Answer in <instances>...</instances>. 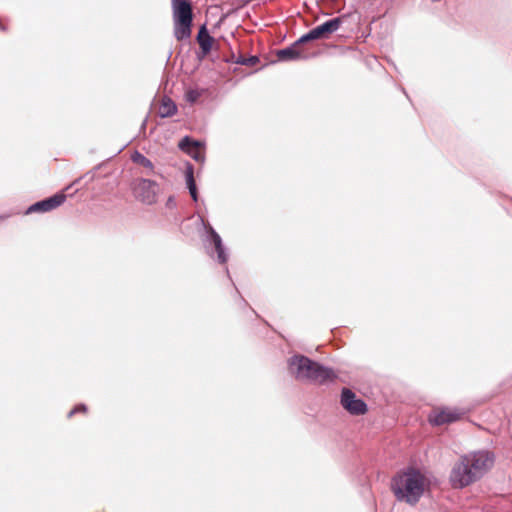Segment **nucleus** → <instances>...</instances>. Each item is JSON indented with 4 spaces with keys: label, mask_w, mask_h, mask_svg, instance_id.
Returning a JSON list of instances; mask_svg holds the SVG:
<instances>
[{
    "label": "nucleus",
    "mask_w": 512,
    "mask_h": 512,
    "mask_svg": "<svg viewBox=\"0 0 512 512\" xmlns=\"http://www.w3.org/2000/svg\"><path fill=\"white\" fill-rule=\"evenodd\" d=\"M428 486L425 475L413 468L397 473L391 481V490L396 499L410 505L419 501Z\"/></svg>",
    "instance_id": "nucleus-1"
},
{
    "label": "nucleus",
    "mask_w": 512,
    "mask_h": 512,
    "mask_svg": "<svg viewBox=\"0 0 512 512\" xmlns=\"http://www.w3.org/2000/svg\"><path fill=\"white\" fill-rule=\"evenodd\" d=\"M467 411L463 408L436 406L433 407L428 415V422L434 426L454 423L462 419Z\"/></svg>",
    "instance_id": "nucleus-4"
},
{
    "label": "nucleus",
    "mask_w": 512,
    "mask_h": 512,
    "mask_svg": "<svg viewBox=\"0 0 512 512\" xmlns=\"http://www.w3.org/2000/svg\"><path fill=\"white\" fill-rule=\"evenodd\" d=\"M132 191L134 197L144 204L151 205L157 201L158 184L155 181L137 179L132 184Z\"/></svg>",
    "instance_id": "nucleus-6"
},
{
    "label": "nucleus",
    "mask_w": 512,
    "mask_h": 512,
    "mask_svg": "<svg viewBox=\"0 0 512 512\" xmlns=\"http://www.w3.org/2000/svg\"><path fill=\"white\" fill-rule=\"evenodd\" d=\"M258 58L256 56H252L249 58H245L243 56H239L236 60V63L247 66H254L258 62Z\"/></svg>",
    "instance_id": "nucleus-18"
},
{
    "label": "nucleus",
    "mask_w": 512,
    "mask_h": 512,
    "mask_svg": "<svg viewBox=\"0 0 512 512\" xmlns=\"http://www.w3.org/2000/svg\"><path fill=\"white\" fill-rule=\"evenodd\" d=\"M478 480L473 473L468 460L462 456L454 465L450 474V483L453 488H464Z\"/></svg>",
    "instance_id": "nucleus-5"
},
{
    "label": "nucleus",
    "mask_w": 512,
    "mask_h": 512,
    "mask_svg": "<svg viewBox=\"0 0 512 512\" xmlns=\"http://www.w3.org/2000/svg\"><path fill=\"white\" fill-rule=\"evenodd\" d=\"M201 96V93L198 90L195 89H189L185 93V98L187 101L194 103L196 102L199 97Z\"/></svg>",
    "instance_id": "nucleus-19"
},
{
    "label": "nucleus",
    "mask_w": 512,
    "mask_h": 512,
    "mask_svg": "<svg viewBox=\"0 0 512 512\" xmlns=\"http://www.w3.org/2000/svg\"><path fill=\"white\" fill-rule=\"evenodd\" d=\"M197 42L201 49L202 55L206 56L212 50L215 39L209 35L205 25H202L197 35Z\"/></svg>",
    "instance_id": "nucleus-13"
},
{
    "label": "nucleus",
    "mask_w": 512,
    "mask_h": 512,
    "mask_svg": "<svg viewBox=\"0 0 512 512\" xmlns=\"http://www.w3.org/2000/svg\"><path fill=\"white\" fill-rule=\"evenodd\" d=\"M131 159L135 164H138V165L146 168L149 172L154 171L153 163L147 157H145L143 154H141L140 152L135 151L132 154Z\"/></svg>",
    "instance_id": "nucleus-17"
},
{
    "label": "nucleus",
    "mask_w": 512,
    "mask_h": 512,
    "mask_svg": "<svg viewBox=\"0 0 512 512\" xmlns=\"http://www.w3.org/2000/svg\"><path fill=\"white\" fill-rule=\"evenodd\" d=\"M77 413H82V414H86L87 413V407L86 405L84 404H79L77 406H75L68 414V417L71 418L74 414H77Z\"/></svg>",
    "instance_id": "nucleus-20"
},
{
    "label": "nucleus",
    "mask_w": 512,
    "mask_h": 512,
    "mask_svg": "<svg viewBox=\"0 0 512 512\" xmlns=\"http://www.w3.org/2000/svg\"><path fill=\"white\" fill-rule=\"evenodd\" d=\"M66 198L67 196L64 192L56 193L55 195L49 198L36 202L35 204L29 207L27 212L32 213L52 211L61 206L65 202Z\"/></svg>",
    "instance_id": "nucleus-11"
},
{
    "label": "nucleus",
    "mask_w": 512,
    "mask_h": 512,
    "mask_svg": "<svg viewBox=\"0 0 512 512\" xmlns=\"http://www.w3.org/2000/svg\"><path fill=\"white\" fill-rule=\"evenodd\" d=\"M174 36L182 41L191 36L193 10L189 0H172Z\"/></svg>",
    "instance_id": "nucleus-3"
},
{
    "label": "nucleus",
    "mask_w": 512,
    "mask_h": 512,
    "mask_svg": "<svg viewBox=\"0 0 512 512\" xmlns=\"http://www.w3.org/2000/svg\"><path fill=\"white\" fill-rule=\"evenodd\" d=\"M186 184L189 189V193L194 201L198 199L197 187L194 179V170L192 165H187L185 170Z\"/></svg>",
    "instance_id": "nucleus-15"
},
{
    "label": "nucleus",
    "mask_w": 512,
    "mask_h": 512,
    "mask_svg": "<svg viewBox=\"0 0 512 512\" xmlns=\"http://www.w3.org/2000/svg\"><path fill=\"white\" fill-rule=\"evenodd\" d=\"M178 147L183 152L187 153L189 156H191L193 159H195L198 162H203L205 155H204V147L203 145L191 139L190 137L186 136L178 144Z\"/></svg>",
    "instance_id": "nucleus-12"
},
{
    "label": "nucleus",
    "mask_w": 512,
    "mask_h": 512,
    "mask_svg": "<svg viewBox=\"0 0 512 512\" xmlns=\"http://www.w3.org/2000/svg\"><path fill=\"white\" fill-rule=\"evenodd\" d=\"M305 41H302V37L297 40L290 47L285 49H281L277 51V57L281 61H291V60H300L307 59L309 57V52H307L303 45Z\"/></svg>",
    "instance_id": "nucleus-10"
},
{
    "label": "nucleus",
    "mask_w": 512,
    "mask_h": 512,
    "mask_svg": "<svg viewBox=\"0 0 512 512\" xmlns=\"http://www.w3.org/2000/svg\"><path fill=\"white\" fill-rule=\"evenodd\" d=\"M341 23L342 20L340 18H333L303 35L302 41L308 42L317 39H327L332 33L339 29Z\"/></svg>",
    "instance_id": "nucleus-8"
},
{
    "label": "nucleus",
    "mask_w": 512,
    "mask_h": 512,
    "mask_svg": "<svg viewBox=\"0 0 512 512\" xmlns=\"http://www.w3.org/2000/svg\"><path fill=\"white\" fill-rule=\"evenodd\" d=\"M471 466L473 473L479 479L494 463V458L488 452H476L464 456Z\"/></svg>",
    "instance_id": "nucleus-7"
},
{
    "label": "nucleus",
    "mask_w": 512,
    "mask_h": 512,
    "mask_svg": "<svg viewBox=\"0 0 512 512\" xmlns=\"http://www.w3.org/2000/svg\"><path fill=\"white\" fill-rule=\"evenodd\" d=\"M177 112V106L168 97H163L158 107V114L162 117H171Z\"/></svg>",
    "instance_id": "nucleus-14"
},
{
    "label": "nucleus",
    "mask_w": 512,
    "mask_h": 512,
    "mask_svg": "<svg viewBox=\"0 0 512 512\" xmlns=\"http://www.w3.org/2000/svg\"><path fill=\"white\" fill-rule=\"evenodd\" d=\"M341 405L352 415H363L367 411L366 403L357 398L355 393L348 388L342 390Z\"/></svg>",
    "instance_id": "nucleus-9"
},
{
    "label": "nucleus",
    "mask_w": 512,
    "mask_h": 512,
    "mask_svg": "<svg viewBox=\"0 0 512 512\" xmlns=\"http://www.w3.org/2000/svg\"><path fill=\"white\" fill-rule=\"evenodd\" d=\"M210 236H211V240L214 244L215 250L217 252L219 262L225 263L226 255L224 252V247L222 245V240H221L220 236L213 229H211Z\"/></svg>",
    "instance_id": "nucleus-16"
},
{
    "label": "nucleus",
    "mask_w": 512,
    "mask_h": 512,
    "mask_svg": "<svg viewBox=\"0 0 512 512\" xmlns=\"http://www.w3.org/2000/svg\"><path fill=\"white\" fill-rule=\"evenodd\" d=\"M289 370L297 380H309L319 384L335 378L331 369L302 355L294 356L289 360Z\"/></svg>",
    "instance_id": "nucleus-2"
},
{
    "label": "nucleus",
    "mask_w": 512,
    "mask_h": 512,
    "mask_svg": "<svg viewBox=\"0 0 512 512\" xmlns=\"http://www.w3.org/2000/svg\"><path fill=\"white\" fill-rule=\"evenodd\" d=\"M0 30L1 31H6L7 30V27L4 25L2 19L0 18Z\"/></svg>",
    "instance_id": "nucleus-21"
}]
</instances>
